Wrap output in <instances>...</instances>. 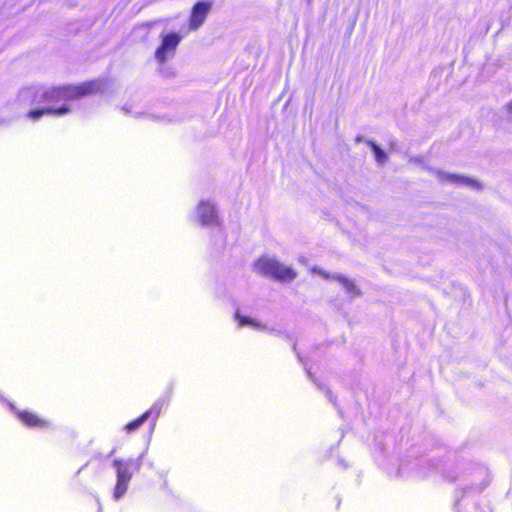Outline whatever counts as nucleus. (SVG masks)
Wrapping results in <instances>:
<instances>
[{
  "instance_id": "3",
  "label": "nucleus",
  "mask_w": 512,
  "mask_h": 512,
  "mask_svg": "<svg viewBox=\"0 0 512 512\" xmlns=\"http://www.w3.org/2000/svg\"><path fill=\"white\" fill-rule=\"evenodd\" d=\"M254 271L262 276L282 282H290L296 277V272L290 266L269 255L261 256L255 261Z\"/></svg>"
},
{
  "instance_id": "2",
  "label": "nucleus",
  "mask_w": 512,
  "mask_h": 512,
  "mask_svg": "<svg viewBox=\"0 0 512 512\" xmlns=\"http://www.w3.org/2000/svg\"><path fill=\"white\" fill-rule=\"evenodd\" d=\"M142 455L135 458H115L112 466L116 474V483L113 489V499L120 500L127 492L129 483L134 475L141 468Z\"/></svg>"
},
{
  "instance_id": "7",
  "label": "nucleus",
  "mask_w": 512,
  "mask_h": 512,
  "mask_svg": "<svg viewBox=\"0 0 512 512\" xmlns=\"http://www.w3.org/2000/svg\"><path fill=\"white\" fill-rule=\"evenodd\" d=\"M46 94L43 93V87H26L19 91L17 102L20 106L27 107L32 105H43L42 97Z\"/></svg>"
},
{
  "instance_id": "9",
  "label": "nucleus",
  "mask_w": 512,
  "mask_h": 512,
  "mask_svg": "<svg viewBox=\"0 0 512 512\" xmlns=\"http://www.w3.org/2000/svg\"><path fill=\"white\" fill-rule=\"evenodd\" d=\"M313 272L318 273L325 279H331V280L337 282L340 285V287H342L344 289V291L347 293V295L351 298H354L360 294V290L357 287V285L352 280H350L342 275H338V274L330 275V274L322 271L321 269H317V268H313Z\"/></svg>"
},
{
  "instance_id": "14",
  "label": "nucleus",
  "mask_w": 512,
  "mask_h": 512,
  "mask_svg": "<svg viewBox=\"0 0 512 512\" xmlns=\"http://www.w3.org/2000/svg\"><path fill=\"white\" fill-rule=\"evenodd\" d=\"M146 420H148V419L146 418V416L144 414H142L137 419L129 422L128 424H126L124 426V430L127 433H131V432L137 430L139 427H141Z\"/></svg>"
},
{
  "instance_id": "11",
  "label": "nucleus",
  "mask_w": 512,
  "mask_h": 512,
  "mask_svg": "<svg viewBox=\"0 0 512 512\" xmlns=\"http://www.w3.org/2000/svg\"><path fill=\"white\" fill-rule=\"evenodd\" d=\"M169 401H170V394L167 393V394L161 396L160 398H158L153 403L151 408L144 413V415L146 416L147 419L151 418L152 429L155 427L158 417L160 416L162 410L168 405Z\"/></svg>"
},
{
  "instance_id": "12",
  "label": "nucleus",
  "mask_w": 512,
  "mask_h": 512,
  "mask_svg": "<svg viewBox=\"0 0 512 512\" xmlns=\"http://www.w3.org/2000/svg\"><path fill=\"white\" fill-rule=\"evenodd\" d=\"M235 318L238 321L239 326H250L254 329H262V325L257 322L255 319L248 317V316H242L239 312H236Z\"/></svg>"
},
{
  "instance_id": "6",
  "label": "nucleus",
  "mask_w": 512,
  "mask_h": 512,
  "mask_svg": "<svg viewBox=\"0 0 512 512\" xmlns=\"http://www.w3.org/2000/svg\"><path fill=\"white\" fill-rule=\"evenodd\" d=\"M9 408L15 413L19 421L30 428L47 429L50 427V421L41 418L37 414L28 410H18L12 403H8Z\"/></svg>"
},
{
  "instance_id": "15",
  "label": "nucleus",
  "mask_w": 512,
  "mask_h": 512,
  "mask_svg": "<svg viewBox=\"0 0 512 512\" xmlns=\"http://www.w3.org/2000/svg\"><path fill=\"white\" fill-rule=\"evenodd\" d=\"M507 112L509 114V118L512 120V101L507 105Z\"/></svg>"
},
{
  "instance_id": "8",
  "label": "nucleus",
  "mask_w": 512,
  "mask_h": 512,
  "mask_svg": "<svg viewBox=\"0 0 512 512\" xmlns=\"http://www.w3.org/2000/svg\"><path fill=\"white\" fill-rule=\"evenodd\" d=\"M435 174H436L438 180L443 183L454 184L457 186H464V187H468V188H471L474 190H479L482 187L481 184L477 180L466 177V176L451 174V173H447V172H443V171H439V170H437L435 172Z\"/></svg>"
},
{
  "instance_id": "10",
  "label": "nucleus",
  "mask_w": 512,
  "mask_h": 512,
  "mask_svg": "<svg viewBox=\"0 0 512 512\" xmlns=\"http://www.w3.org/2000/svg\"><path fill=\"white\" fill-rule=\"evenodd\" d=\"M211 10V3L206 1L197 2L192 8L189 30H197L206 20V17Z\"/></svg>"
},
{
  "instance_id": "1",
  "label": "nucleus",
  "mask_w": 512,
  "mask_h": 512,
  "mask_svg": "<svg viewBox=\"0 0 512 512\" xmlns=\"http://www.w3.org/2000/svg\"><path fill=\"white\" fill-rule=\"evenodd\" d=\"M107 83L102 80H93L79 85L58 87H43V107L28 112L27 117L38 120L41 116L51 114L61 117L71 112V102L87 95L103 92Z\"/></svg>"
},
{
  "instance_id": "5",
  "label": "nucleus",
  "mask_w": 512,
  "mask_h": 512,
  "mask_svg": "<svg viewBox=\"0 0 512 512\" xmlns=\"http://www.w3.org/2000/svg\"><path fill=\"white\" fill-rule=\"evenodd\" d=\"M191 219L203 227H217L220 225L217 205L212 199H203L196 206Z\"/></svg>"
},
{
  "instance_id": "13",
  "label": "nucleus",
  "mask_w": 512,
  "mask_h": 512,
  "mask_svg": "<svg viewBox=\"0 0 512 512\" xmlns=\"http://www.w3.org/2000/svg\"><path fill=\"white\" fill-rule=\"evenodd\" d=\"M368 144L374 153L377 163L384 164L387 161L386 153L376 143L369 141Z\"/></svg>"
},
{
  "instance_id": "4",
  "label": "nucleus",
  "mask_w": 512,
  "mask_h": 512,
  "mask_svg": "<svg viewBox=\"0 0 512 512\" xmlns=\"http://www.w3.org/2000/svg\"><path fill=\"white\" fill-rule=\"evenodd\" d=\"M183 37L184 35L180 32H162L160 34V44L154 53V58L159 65H163L174 58Z\"/></svg>"
}]
</instances>
